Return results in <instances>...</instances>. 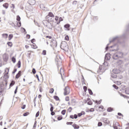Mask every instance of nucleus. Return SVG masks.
<instances>
[{
	"label": "nucleus",
	"mask_w": 129,
	"mask_h": 129,
	"mask_svg": "<svg viewBox=\"0 0 129 129\" xmlns=\"http://www.w3.org/2000/svg\"><path fill=\"white\" fill-rule=\"evenodd\" d=\"M123 56V53L120 51H118L113 55V59L114 60H117L118 58H122Z\"/></svg>",
	"instance_id": "obj_1"
},
{
	"label": "nucleus",
	"mask_w": 129,
	"mask_h": 129,
	"mask_svg": "<svg viewBox=\"0 0 129 129\" xmlns=\"http://www.w3.org/2000/svg\"><path fill=\"white\" fill-rule=\"evenodd\" d=\"M60 48L62 50H64V51H67V50H68L69 47L68 44H67V42H66V41L62 42L60 44Z\"/></svg>",
	"instance_id": "obj_2"
},
{
	"label": "nucleus",
	"mask_w": 129,
	"mask_h": 129,
	"mask_svg": "<svg viewBox=\"0 0 129 129\" xmlns=\"http://www.w3.org/2000/svg\"><path fill=\"white\" fill-rule=\"evenodd\" d=\"M45 23H46V21H43V25L46 27H47L48 29H51L53 28V26H52V24L49 23V22L47 21L46 24Z\"/></svg>",
	"instance_id": "obj_3"
},
{
	"label": "nucleus",
	"mask_w": 129,
	"mask_h": 129,
	"mask_svg": "<svg viewBox=\"0 0 129 129\" xmlns=\"http://www.w3.org/2000/svg\"><path fill=\"white\" fill-rule=\"evenodd\" d=\"M70 93V89L69 87L67 86L64 89V95H68Z\"/></svg>",
	"instance_id": "obj_4"
},
{
	"label": "nucleus",
	"mask_w": 129,
	"mask_h": 129,
	"mask_svg": "<svg viewBox=\"0 0 129 129\" xmlns=\"http://www.w3.org/2000/svg\"><path fill=\"white\" fill-rule=\"evenodd\" d=\"M3 58L5 62H8V60H9V54L4 53L3 54Z\"/></svg>",
	"instance_id": "obj_5"
},
{
	"label": "nucleus",
	"mask_w": 129,
	"mask_h": 129,
	"mask_svg": "<svg viewBox=\"0 0 129 129\" xmlns=\"http://www.w3.org/2000/svg\"><path fill=\"white\" fill-rule=\"evenodd\" d=\"M28 4H29L30 6H34V5H36V1L35 0H28Z\"/></svg>",
	"instance_id": "obj_6"
},
{
	"label": "nucleus",
	"mask_w": 129,
	"mask_h": 129,
	"mask_svg": "<svg viewBox=\"0 0 129 129\" xmlns=\"http://www.w3.org/2000/svg\"><path fill=\"white\" fill-rule=\"evenodd\" d=\"M9 71H10V70L7 69V70H5V73H4V77L7 79L9 78V76L8 75V74H9Z\"/></svg>",
	"instance_id": "obj_7"
},
{
	"label": "nucleus",
	"mask_w": 129,
	"mask_h": 129,
	"mask_svg": "<svg viewBox=\"0 0 129 129\" xmlns=\"http://www.w3.org/2000/svg\"><path fill=\"white\" fill-rule=\"evenodd\" d=\"M64 28H65V31H70V24H67L64 25Z\"/></svg>",
	"instance_id": "obj_8"
},
{
	"label": "nucleus",
	"mask_w": 129,
	"mask_h": 129,
	"mask_svg": "<svg viewBox=\"0 0 129 129\" xmlns=\"http://www.w3.org/2000/svg\"><path fill=\"white\" fill-rule=\"evenodd\" d=\"M110 59V53H106L105 55V60L108 61Z\"/></svg>",
	"instance_id": "obj_9"
},
{
	"label": "nucleus",
	"mask_w": 129,
	"mask_h": 129,
	"mask_svg": "<svg viewBox=\"0 0 129 129\" xmlns=\"http://www.w3.org/2000/svg\"><path fill=\"white\" fill-rule=\"evenodd\" d=\"M112 72L114 74H118V73H120V71L117 69H114L112 70Z\"/></svg>",
	"instance_id": "obj_10"
},
{
	"label": "nucleus",
	"mask_w": 129,
	"mask_h": 129,
	"mask_svg": "<svg viewBox=\"0 0 129 129\" xmlns=\"http://www.w3.org/2000/svg\"><path fill=\"white\" fill-rule=\"evenodd\" d=\"M50 46L52 48H56V47H57V41H56V40H53L52 41V45H50Z\"/></svg>",
	"instance_id": "obj_11"
},
{
	"label": "nucleus",
	"mask_w": 129,
	"mask_h": 129,
	"mask_svg": "<svg viewBox=\"0 0 129 129\" xmlns=\"http://www.w3.org/2000/svg\"><path fill=\"white\" fill-rule=\"evenodd\" d=\"M119 36H116L114 37L112 40H109L110 43H112V42H114V41H116V40H119Z\"/></svg>",
	"instance_id": "obj_12"
},
{
	"label": "nucleus",
	"mask_w": 129,
	"mask_h": 129,
	"mask_svg": "<svg viewBox=\"0 0 129 129\" xmlns=\"http://www.w3.org/2000/svg\"><path fill=\"white\" fill-rule=\"evenodd\" d=\"M21 74H22V71H20L16 76V79H19V78H20V77H21Z\"/></svg>",
	"instance_id": "obj_13"
},
{
	"label": "nucleus",
	"mask_w": 129,
	"mask_h": 129,
	"mask_svg": "<svg viewBox=\"0 0 129 129\" xmlns=\"http://www.w3.org/2000/svg\"><path fill=\"white\" fill-rule=\"evenodd\" d=\"M48 22H53L54 21V17H47Z\"/></svg>",
	"instance_id": "obj_14"
},
{
	"label": "nucleus",
	"mask_w": 129,
	"mask_h": 129,
	"mask_svg": "<svg viewBox=\"0 0 129 129\" xmlns=\"http://www.w3.org/2000/svg\"><path fill=\"white\" fill-rule=\"evenodd\" d=\"M15 83H16V82H15V81H12V82H11V83L10 84V87H12L14 86V85H15Z\"/></svg>",
	"instance_id": "obj_15"
},
{
	"label": "nucleus",
	"mask_w": 129,
	"mask_h": 129,
	"mask_svg": "<svg viewBox=\"0 0 129 129\" xmlns=\"http://www.w3.org/2000/svg\"><path fill=\"white\" fill-rule=\"evenodd\" d=\"M103 121H104V123H107V124H108V123H109V121L107 118H104Z\"/></svg>",
	"instance_id": "obj_16"
},
{
	"label": "nucleus",
	"mask_w": 129,
	"mask_h": 129,
	"mask_svg": "<svg viewBox=\"0 0 129 129\" xmlns=\"http://www.w3.org/2000/svg\"><path fill=\"white\" fill-rule=\"evenodd\" d=\"M4 8H5V9H8L9 8V4L8 3H5L3 5Z\"/></svg>",
	"instance_id": "obj_17"
},
{
	"label": "nucleus",
	"mask_w": 129,
	"mask_h": 129,
	"mask_svg": "<svg viewBox=\"0 0 129 129\" xmlns=\"http://www.w3.org/2000/svg\"><path fill=\"white\" fill-rule=\"evenodd\" d=\"M111 77L112 78H116L117 77V75H116V74H112L111 75Z\"/></svg>",
	"instance_id": "obj_18"
},
{
	"label": "nucleus",
	"mask_w": 129,
	"mask_h": 129,
	"mask_svg": "<svg viewBox=\"0 0 129 129\" xmlns=\"http://www.w3.org/2000/svg\"><path fill=\"white\" fill-rule=\"evenodd\" d=\"M13 37H14V35L13 34H10L9 35V40L11 41L12 39H13Z\"/></svg>",
	"instance_id": "obj_19"
},
{
	"label": "nucleus",
	"mask_w": 129,
	"mask_h": 129,
	"mask_svg": "<svg viewBox=\"0 0 129 129\" xmlns=\"http://www.w3.org/2000/svg\"><path fill=\"white\" fill-rule=\"evenodd\" d=\"M64 72V70H63V69H62V68H60V74H61V79L62 80H64V79H63V77L62 76V74H61V72Z\"/></svg>",
	"instance_id": "obj_20"
},
{
	"label": "nucleus",
	"mask_w": 129,
	"mask_h": 129,
	"mask_svg": "<svg viewBox=\"0 0 129 129\" xmlns=\"http://www.w3.org/2000/svg\"><path fill=\"white\" fill-rule=\"evenodd\" d=\"M48 17H50V18H51V17H54V15H53V13H52L49 12V13H48Z\"/></svg>",
	"instance_id": "obj_21"
},
{
	"label": "nucleus",
	"mask_w": 129,
	"mask_h": 129,
	"mask_svg": "<svg viewBox=\"0 0 129 129\" xmlns=\"http://www.w3.org/2000/svg\"><path fill=\"white\" fill-rule=\"evenodd\" d=\"M73 127H74L75 129L79 128V127L78 126H77V124H73Z\"/></svg>",
	"instance_id": "obj_22"
},
{
	"label": "nucleus",
	"mask_w": 129,
	"mask_h": 129,
	"mask_svg": "<svg viewBox=\"0 0 129 129\" xmlns=\"http://www.w3.org/2000/svg\"><path fill=\"white\" fill-rule=\"evenodd\" d=\"M112 110H113V109L112 108H111V107H109L107 109V111L108 112H111V111H112Z\"/></svg>",
	"instance_id": "obj_23"
},
{
	"label": "nucleus",
	"mask_w": 129,
	"mask_h": 129,
	"mask_svg": "<svg viewBox=\"0 0 129 129\" xmlns=\"http://www.w3.org/2000/svg\"><path fill=\"white\" fill-rule=\"evenodd\" d=\"M88 90L90 95H92L93 94V92H92V90H91V89H88Z\"/></svg>",
	"instance_id": "obj_24"
},
{
	"label": "nucleus",
	"mask_w": 129,
	"mask_h": 129,
	"mask_svg": "<svg viewBox=\"0 0 129 129\" xmlns=\"http://www.w3.org/2000/svg\"><path fill=\"white\" fill-rule=\"evenodd\" d=\"M2 36H3V38H5V39H7V38H8V34L5 33V34H2Z\"/></svg>",
	"instance_id": "obj_25"
},
{
	"label": "nucleus",
	"mask_w": 129,
	"mask_h": 129,
	"mask_svg": "<svg viewBox=\"0 0 129 129\" xmlns=\"http://www.w3.org/2000/svg\"><path fill=\"white\" fill-rule=\"evenodd\" d=\"M50 111H53V110H54V107H53V105H52V104H50Z\"/></svg>",
	"instance_id": "obj_26"
},
{
	"label": "nucleus",
	"mask_w": 129,
	"mask_h": 129,
	"mask_svg": "<svg viewBox=\"0 0 129 129\" xmlns=\"http://www.w3.org/2000/svg\"><path fill=\"white\" fill-rule=\"evenodd\" d=\"M21 60H19L17 63L18 68H21Z\"/></svg>",
	"instance_id": "obj_27"
},
{
	"label": "nucleus",
	"mask_w": 129,
	"mask_h": 129,
	"mask_svg": "<svg viewBox=\"0 0 129 129\" xmlns=\"http://www.w3.org/2000/svg\"><path fill=\"white\" fill-rule=\"evenodd\" d=\"M22 31L25 34H27V31H26V29L24 28H21Z\"/></svg>",
	"instance_id": "obj_28"
},
{
	"label": "nucleus",
	"mask_w": 129,
	"mask_h": 129,
	"mask_svg": "<svg viewBox=\"0 0 129 129\" xmlns=\"http://www.w3.org/2000/svg\"><path fill=\"white\" fill-rule=\"evenodd\" d=\"M17 25L18 27H19V28H20V27H21V26H22V23H21V22L19 21L17 23Z\"/></svg>",
	"instance_id": "obj_29"
},
{
	"label": "nucleus",
	"mask_w": 129,
	"mask_h": 129,
	"mask_svg": "<svg viewBox=\"0 0 129 129\" xmlns=\"http://www.w3.org/2000/svg\"><path fill=\"white\" fill-rule=\"evenodd\" d=\"M30 114L29 112H25L23 114V116H28Z\"/></svg>",
	"instance_id": "obj_30"
},
{
	"label": "nucleus",
	"mask_w": 129,
	"mask_h": 129,
	"mask_svg": "<svg viewBox=\"0 0 129 129\" xmlns=\"http://www.w3.org/2000/svg\"><path fill=\"white\" fill-rule=\"evenodd\" d=\"M125 92L126 93V94H129V88H127L125 89Z\"/></svg>",
	"instance_id": "obj_31"
},
{
	"label": "nucleus",
	"mask_w": 129,
	"mask_h": 129,
	"mask_svg": "<svg viewBox=\"0 0 129 129\" xmlns=\"http://www.w3.org/2000/svg\"><path fill=\"white\" fill-rule=\"evenodd\" d=\"M53 98H54V99H55V100H56V101L60 100V99L59 98V97H58L57 96H54L53 97Z\"/></svg>",
	"instance_id": "obj_32"
},
{
	"label": "nucleus",
	"mask_w": 129,
	"mask_h": 129,
	"mask_svg": "<svg viewBox=\"0 0 129 129\" xmlns=\"http://www.w3.org/2000/svg\"><path fill=\"white\" fill-rule=\"evenodd\" d=\"M61 114H62V115H65V113H66V110H65V109L62 110L61 111Z\"/></svg>",
	"instance_id": "obj_33"
},
{
	"label": "nucleus",
	"mask_w": 129,
	"mask_h": 129,
	"mask_svg": "<svg viewBox=\"0 0 129 129\" xmlns=\"http://www.w3.org/2000/svg\"><path fill=\"white\" fill-rule=\"evenodd\" d=\"M40 9H41L42 10H44V9H45V6L43 4H41L40 5Z\"/></svg>",
	"instance_id": "obj_34"
},
{
	"label": "nucleus",
	"mask_w": 129,
	"mask_h": 129,
	"mask_svg": "<svg viewBox=\"0 0 129 129\" xmlns=\"http://www.w3.org/2000/svg\"><path fill=\"white\" fill-rule=\"evenodd\" d=\"M7 44L8 45V46H9L10 47H12L13 46V43L12 42H8L7 43Z\"/></svg>",
	"instance_id": "obj_35"
},
{
	"label": "nucleus",
	"mask_w": 129,
	"mask_h": 129,
	"mask_svg": "<svg viewBox=\"0 0 129 129\" xmlns=\"http://www.w3.org/2000/svg\"><path fill=\"white\" fill-rule=\"evenodd\" d=\"M12 61L13 63H15L16 62V58L14 56L12 57Z\"/></svg>",
	"instance_id": "obj_36"
},
{
	"label": "nucleus",
	"mask_w": 129,
	"mask_h": 129,
	"mask_svg": "<svg viewBox=\"0 0 129 129\" xmlns=\"http://www.w3.org/2000/svg\"><path fill=\"white\" fill-rule=\"evenodd\" d=\"M36 126H37V121H35L33 125V129H35Z\"/></svg>",
	"instance_id": "obj_37"
},
{
	"label": "nucleus",
	"mask_w": 129,
	"mask_h": 129,
	"mask_svg": "<svg viewBox=\"0 0 129 129\" xmlns=\"http://www.w3.org/2000/svg\"><path fill=\"white\" fill-rule=\"evenodd\" d=\"M35 25H36V26H38V27H40V26L39 25V23L37 22H36V21L34 20Z\"/></svg>",
	"instance_id": "obj_38"
},
{
	"label": "nucleus",
	"mask_w": 129,
	"mask_h": 129,
	"mask_svg": "<svg viewBox=\"0 0 129 129\" xmlns=\"http://www.w3.org/2000/svg\"><path fill=\"white\" fill-rule=\"evenodd\" d=\"M54 93V89L51 88L49 91V93Z\"/></svg>",
	"instance_id": "obj_39"
},
{
	"label": "nucleus",
	"mask_w": 129,
	"mask_h": 129,
	"mask_svg": "<svg viewBox=\"0 0 129 129\" xmlns=\"http://www.w3.org/2000/svg\"><path fill=\"white\" fill-rule=\"evenodd\" d=\"M17 21H18V22L21 21V17L19 15L17 16Z\"/></svg>",
	"instance_id": "obj_40"
},
{
	"label": "nucleus",
	"mask_w": 129,
	"mask_h": 129,
	"mask_svg": "<svg viewBox=\"0 0 129 129\" xmlns=\"http://www.w3.org/2000/svg\"><path fill=\"white\" fill-rule=\"evenodd\" d=\"M113 87H114L115 89H116V90L118 89V87L116 86V85H114V84L113 85Z\"/></svg>",
	"instance_id": "obj_41"
},
{
	"label": "nucleus",
	"mask_w": 129,
	"mask_h": 129,
	"mask_svg": "<svg viewBox=\"0 0 129 129\" xmlns=\"http://www.w3.org/2000/svg\"><path fill=\"white\" fill-rule=\"evenodd\" d=\"M121 96H122V97H126V98H128L129 99V96H125L124 95L121 94H120Z\"/></svg>",
	"instance_id": "obj_42"
},
{
	"label": "nucleus",
	"mask_w": 129,
	"mask_h": 129,
	"mask_svg": "<svg viewBox=\"0 0 129 129\" xmlns=\"http://www.w3.org/2000/svg\"><path fill=\"white\" fill-rule=\"evenodd\" d=\"M101 101H102V100H100L99 101H98L97 100L96 101V103L97 104H100V103H101Z\"/></svg>",
	"instance_id": "obj_43"
},
{
	"label": "nucleus",
	"mask_w": 129,
	"mask_h": 129,
	"mask_svg": "<svg viewBox=\"0 0 129 129\" xmlns=\"http://www.w3.org/2000/svg\"><path fill=\"white\" fill-rule=\"evenodd\" d=\"M83 89H84L85 92H86V91H87V87H86V86H84V87H83Z\"/></svg>",
	"instance_id": "obj_44"
},
{
	"label": "nucleus",
	"mask_w": 129,
	"mask_h": 129,
	"mask_svg": "<svg viewBox=\"0 0 129 129\" xmlns=\"http://www.w3.org/2000/svg\"><path fill=\"white\" fill-rule=\"evenodd\" d=\"M39 115H40V111H38L36 114V115H35V117H38V116H39Z\"/></svg>",
	"instance_id": "obj_45"
},
{
	"label": "nucleus",
	"mask_w": 129,
	"mask_h": 129,
	"mask_svg": "<svg viewBox=\"0 0 129 129\" xmlns=\"http://www.w3.org/2000/svg\"><path fill=\"white\" fill-rule=\"evenodd\" d=\"M65 40L66 41H69V36H68V35H67L66 37H65Z\"/></svg>",
	"instance_id": "obj_46"
},
{
	"label": "nucleus",
	"mask_w": 129,
	"mask_h": 129,
	"mask_svg": "<svg viewBox=\"0 0 129 129\" xmlns=\"http://www.w3.org/2000/svg\"><path fill=\"white\" fill-rule=\"evenodd\" d=\"M46 50H43L42 53V55H44V56H45V55H46Z\"/></svg>",
	"instance_id": "obj_47"
},
{
	"label": "nucleus",
	"mask_w": 129,
	"mask_h": 129,
	"mask_svg": "<svg viewBox=\"0 0 129 129\" xmlns=\"http://www.w3.org/2000/svg\"><path fill=\"white\" fill-rule=\"evenodd\" d=\"M73 123V122H67V124L68 125H69V124H70V125H71V124H72Z\"/></svg>",
	"instance_id": "obj_48"
},
{
	"label": "nucleus",
	"mask_w": 129,
	"mask_h": 129,
	"mask_svg": "<svg viewBox=\"0 0 129 129\" xmlns=\"http://www.w3.org/2000/svg\"><path fill=\"white\" fill-rule=\"evenodd\" d=\"M108 46H109V43L107 44L105 47L106 51H107V50H108V48H109Z\"/></svg>",
	"instance_id": "obj_49"
},
{
	"label": "nucleus",
	"mask_w": 129,
	"mask_h": 129,
	"mask_svg": "<svg viewBox=\"0 0 129 129\" xmlns=\"http://www.w3.org/2000/svg\"><path fill=\"white\" fill-rule=\"evenodd\" d=\"M61 59V57L59 56V55H57L56 56V58L55 59V61H57V62H58V60H57V59Z\"/></svg>",
	"instance_id": "obj_50"
},
{
	"label": "nucleus",
	"mask_w": 129,
	"mask_h": 129,
	"mask_svg": "<svg viewBox=\"0 0 129 129\" xmlns=\"http://www.w3.org/2000/svg\"><path fill=\"white\" fill-rule=\"evenodd\" d=\"M102 125V122H99L98 123V126H101Z\"/></svg>",
	"instance_id": "obj_51"
},
{
	"label": "nucleus",
	"mask_w": 129,
	"mask_h": 129,
	"mask_svg": "<svg viewBox=\"0 0 129 129\" xmlns=\"http://www.w3.org/2000/svg\"><path fill=\"white\" fill-rule=\"evenodd\" d=\"M32 73L33 74H36V69H35L34 68L32 69Z\"/></svg>",
	"instance_id": "obj_52"
},
{
	"label": "nucleus",
	"mask_w": 129,
	"mask_h": 129,
	"mask_svg": "<svg viewBox=\"0 0 129 129\" xmlns=\"http://www.w3.org/2000/svg\"><path fill=\"white\" fill-rule=\"evenodd\" d=\"M17 92H18V87H16V89L14 91L15 94H17Z\"/></svg>",
	"instance_id": "obj_53"
},
{
	"label": "nucleus",
	"mask_w": 129,
	"mask_h": 129,
	"mask_svg": "<svg viewBox=\"0 0 129 129\" xmlns=\"http://www.w3.org/2000/svg\"><path fill=\"white\" fill-rule=\"evenodd\" d=\"M35 41H36V40L35 39V38H33L32 39H31V42L32 44H34V42H35Z\"/></svg>",
	"instance_id": "obj_54"
},
{
	"label": "nucleus",
	"mask_w": 129,
	"mask_h": 129,
	"mask_svg": "<svg viewBox=\"0 0 129 129\" xmlns=\"http://www.w3.org/2000/svg\"><path fill=\"white\" fill-rule=\"evenodd\" d=\"M17 72V69L16 68H15L14 69V71H13V74H15Z\"/></svg>",
	"instance_id": "obj_55"
},
{
	"label": "nucleus",
	"mask_w": 129,
	"mask_h": 129,
	"mask_svg": "<svg viewBox=\"0 0 129 129\" xmlns=\"http://www.w3.org/2000/svg\"><path fill=\"white\" fill-rule=\"evenodd\" d=\"M78 117V115H77V114H74V118H75V119H76Z\"/></svg>",
	"instance_id": "obj_56"
},
{
	"label": "nucleus",
	"mask_w": 129,
	"mask_h": 129,
	"mask_svg": "<svg viewBox=\"0 0 129 129\" xmlns=\"http://www.w3.org/2000/svg\"><path fill=\"white\" fill-rule=\"evenodd\" d=\"M73 5H75V6H76V5H77V1H74L73 3Z\"/></svg>",
	"instance_id": "obj_57"
},
{
	"label": "nucleus",
	"mask_w": 129,
	"mask_h": 129,
	"mask_svg": "<svg viewBox=\"0 0 129 129\" xmlns=\"http://www.w3.org/2000/svg\"><path fill=\"white\" fill-rule=\"evenodd\" d=\"M68 110L69 111V112H71V111H72V107H70L68 108Z\"/></svg>",
	"instance_id": "obj_58"
},
{
	"label": "nucleus",
	"mask_w": 129,
	"mask_h": 129,
	"mask_svg": "<svg viewBox=\"0 0 129 129\" xmlns=\"http://www.w3.org/2000/svg\"><path fill=\"white\" fill-rule=\"evenodd\" d=\"M87 104H88V105H92V102L91 101L88 102Z\"/></svg>",
	"instance_id": "obj_59"
},
{
	"label": "nucleus",
	"mask_w": 129,
	"mask_h": 129,
	"mask_svg": "<svg viewBox=\"0 0 129 129\" xmlns=\"http://www.w3.org/2000/svg\"><path fill=\"white\" fill-rule=\"evenodd\" d=\"M26 38H27V39H30V38H31V35H30L29 34H27Z\"/></svg>",
	"instance_id": "obj_60"
},
{
	"label": "nucleus",
	"mask_w": 129,
	"mask_h": 129,
	"mask_svg": "<svg viewBox=\"0 0 129 129\" xmlns=\"http://www.w3.org/2000/svg\"><path fill=\"white\" fill-rule=\"evenodd\" d=\"M65 100L66 101H69V97L68 96L66 97Z\"/></svg>",
	"instance_id": "obj_61"
},
{
	"label": "nucleus",
	"mask_w": 129,
	"mask_h": 129,
	"mask_svg": "<svg viewBox=\"0 0 129 129\" xmlns=\"http://www.w3.org/2000/svg\"><path fill=\"white\" fill-rule=\"evenodd\" d=\"M51 115H55V112L51 111Z\"/></svg>",
	"instance_id": "obj_62"
},
{
	"label": "nucleus",
	"mask_w": 129,
	"mask_h": 129,
	"mask_svg": "<svg viewBox=\"0 0 129 129\" xmlns=\"http://www.w3.org/2000/svg\"><path fill=\"white\" fill-rule=\"evenodd\" d=\"M10 25H11V26H12V27H15V26L14 23H10Z\"/></svg>",
	"instance_id": "obj_63"
},
{
	"label": "nucleus",
	"mask_w": 129,
	"mask_h": 129,
	"mask_svg": "<svg viewBox=\"0 0 129 129\" xmlns=\"http://www.w3.org/2000/svg\"><path fill=\"white\" fill-rule=\"evenodd\" d=\"M62 117H57V120H61L62 119Z\"/></svg>",
	"instance_id": "obj_64"
}]
</instances>
